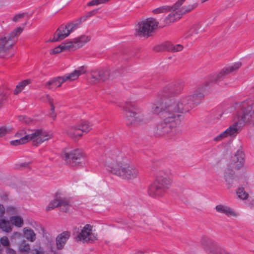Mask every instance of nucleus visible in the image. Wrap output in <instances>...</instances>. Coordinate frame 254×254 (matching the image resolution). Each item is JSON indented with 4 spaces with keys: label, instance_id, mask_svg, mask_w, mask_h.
I'll return each mask as SVG.
<instances>
[{
    "label": "nucleus",
    "instance_id": "49530a36",
    "mask_svg": "<svg viewBox=\"0 0 254 254\" xmlns=\"http://www.w3.org/2000/svg\"><path fill=\"white\" fill-rule=\"evenodd\" d=\"M8 132L7 129L5 127H0V137L4 136Z\"/></svg>",
    "mask_w": 254,
    "mask_h": 254
},
{
    "label": "nucleus",
    "instance_id": "ea45409f",
    "mask_svg": "<svg viewBox=\"0 0 254 254\" xmlns=\"http://www.w3.org/2000/svg\"><path fill=\"white\" fill-rule=\"evenodd\" d=\"M110 0H92L87 3L88 6L96 5L107 2Z\"/></svg>",
    "mask_w": 254,
    "mask_h": 254
},
{
    "label": "nucleus",
    "instance_id": "a18cd8bd",
    "mask_svg": "<svg viewBox=\"0 0 254 254\" xmlns=\"http://www.w3.org/2000/svg\"><path fill=\"white\" fill-rule=\"evenodd\" d=\"M5 38L0 39V53L4 50V45L5 44Z\"/></svg>",
    "mask_w": 254,
    "mask_h": 254
},
{
    "label": "nucleus",
    "instance_id": "603ef678",
    "mask_svg": "<svg viewBox=\"0 0 254 254\" xmlns=\"http://www.w3.org/2000/svg\"><path fill=\"white\" fill-rule=\"evenodd\" d=\"M195 31V29H191V30H190V31L189 32L186 33L184 35V38L185 39H187V38H188L190 37L192 35V33L193 32V31Z\"/></svg>",
    "mask_w": 254,
    "mask_h": 254
},
{
    "label": "nucleus",
    "instance_id": "ddd939ff",
    "mask_svg": "<svg viewBox=\"0 0 254 254\" xmlns=\"http://www.w3.org/2000/svg\"><path fill=\"white\" fill-rule=\"evenodd\" d=\"M62 156L66 163L72 167L83 166L85 164V158L79 149H75L69 152H64Z\"/></svg>",
    "mask_w": 254,
    "mask_h": 254
},
{
    "label": "nucleus",
    "instance_id": "aec40b11",
    "mask_svg": "<svg viewBox=\"0 0 254 254\" xmlns=\"http://www.w3.org/2000/svg\"><path fill=\"white\" fill-rule=\"evenodd\" d=\"M91 39V38L90 36L82 35L68 42V43H70L69 46L71 51H73L81 48L87 43L89 42Z\"/></svg>",
    "mask_w": 254,
    "mask_h": 254
},
{
    "label": "nucleus",
    "instance_id": "4be33fe9",
    "mask_svg": "<svg viewBox=\"0 0 254 254\" xmlns=\"http://www.w3.org/2000/svg\"><path fill=\"white\" fill-rule=\"evenodd\" d=\"M70 236V233L69 231H64L58 235L56 238L57 248L58 250H62L64 248L67 241Z\"/></svg>",
    "mask_w": 254,
    "mask_h": 254
},
{
    "label": "nucleus",
    "instance_id": "b1692460",
    "mask_svg": "<svg viewBox=\"0 0 254 254\" xmlns=\"http://www.w3.org/2000/svg\"><path fill=\"white\" fill-rule=\"evenodd\" d=\"M242 126H240L239 124V122L238 121L236 122L232 125L230 126L225 131H226L227 136H235L239 132L240 127Z\"/></svg>",
    "mask_w": 254,
    "mask_h": 254
},
{
    "label": "nucleus",
    "instance_id": "338daca9",
    "mask_svg": "<svg viewBox=\"0 0 254 254\" xmlns=\"http://www.w3.org/2000/svg\"><path fill=\"white\" fill-rule=\"evenodd\" d=\"M0 254H1V250L0 249Z\"/></svg>",
    "mask_w": 254,
    "mask_h": 254
},
{
    "label": "nucleus",
    "instance_id": "412c9836",
    "mask_svg": "<svg viewBox=\"0 0 254 254\" xmlns=\"http://www.w3.org/2000/svg\"><path fill=\"white\" fill-rule=\"evenodd\" d=\"M23 28L20 27L14 29L7 37H4L1 38H5V44L4 48L7 47V49L11 48L15 44V42L12 41L15 37L18 36L22 32Z\"/></svg>",
    "mask_w": 254,
    "mask_h": 254
},
{
    "label": "nucleus",
    "instance_id": "7c9ffc66",
    "mask_svg": "<svg viewBox=\"0 0 254 254\" xmlns=\"http://www.w3.org/2000/svg\"><path fill=\"white\" fill-rule=\"evenodd\" d=\"M182 17H177V18H175V17H163L162 18V21L160 20V23L159 22V24H160V27H164L167 24H169L171 22H174L179 20Z\"/></svg>",
    "mask_w": 254,
    "mask_h": 254
},
{
    "label": "nucleus",
    "instance_id": "052dcab7",
    "mask_svg": "<svg viewBox=\"0 0 254 254\" xmlns=\"http://www.w3.org/2000/svg\"><path fill=\"white\" fill-rule=\"evenodd\" d=\"M25 119V116H18L19 121L21 122L22 123H24Z\"/></svg>",
    "mask_w": 254,
    "mask_h": 254
},
{
    "label": "nucleus",
    "instance_id": "f03ea898",
    "mask_svg": "<svg viewBox=\"0 0 254 254\" xmlns=\"http://www.w3.org/2000/svg\"><path fill=\"white\" fill-rule=\"evenodd\" d=\"M152 111L154 114H160L163 118V121L174 129L180 122L181 115L173 106V99H156L152 105Z\"/></svg>",
    "mask_w": 254,
    "mask_h": 254
},
{
    "label": "nucleus",
    "instance_id": "f257e3e1",
    "mask_svg": "<svg viewBox=\"0 0 254 254\" xmlns=\"http://www.w3.org/2000/svg\"><path fill=\"white\" fill-rule=\"evenodd\" d=\"M103 159L108 170L112 174L127 180L138 176V170L117 149L107 150Z\"/></svg>",
    "mask_w": 254,
    "mask_h": 254
},
{
    "label": "nucleus",
    "instance_id": "6e6d98bb",
    "mask_svg": "<svg viewBox=\"0 0 254 254\" xmlns=\"http://www.w3.org/2000/svg\"><path fill=\"white\" fill-rule=\"evenodd\" d=\"M7 254H16V252L12 249L8 248L7 250Z\"/></svg>",
    "mask_w": 254,
    "mask_h": 254
},
{
    "label": "nucleus",
    "instance_id": "7ed1b4c3",
    "mask_svg": "<svg viewBox=\"0 0 254 254\" xmlns=\"http://www.w3.org/2000/svg\"><path fill=\"white\" fill-rule=\"evenodd\" d=\"M155 180L149 186L148 192L152 197L161 196L170 188L171 180L168 171L159 170L156 173Z\"/></svg>",
    "mask_w": 254,
    "mask_h": 254
},
{
    "label": "nucleus",
    "instance_id": "09e8293b",
    "mask_svg": "<svg viewBox=\"0 0 254 254\" xmlns=\"http://www.w3.org/2000/svg\"><path fill=\"white\" fill-rule=\"evenodd\" d=\"M101 13L100 11V9H99V8L95 9L90 11L89 12V16H92V15L99 14H101Z\"/></svg>",
    "mask_w": 254,
    "mask_h": 254
},
{
    "label": "nucleus",
    "instance_id": "58836bf2",
    "mask_svg": "<svg viewBox=\"0 0 254 254\" xmlns=\"http://www.w3.org/2000/svg\"><path fill=\"white\" fill-rule=\"evenodd\" d=\"M60 207H70L71 204L68 199L66 198H59Z\"/></svg>",
    "mask_w": 254,
    "mask_h": 254
},
{
    "label": "nucleus",
    "instance_id": "a211bd4d",
    "mask_svg": "<svg viewBox=\"0 0 254 254\" xmlns=\"http://www.w3.org/2000/svg\"><path fill=\"white\" fill-rule=\"evenodd\" d=\"M171 126L162 121L157 124L154 127L153 131L156 137H161L168 134L175 130Z\"/></svg>",
    "mask_w": 254,
    "mask_h": 254
},
{
    "label": "nucleus",
    "instance_id": "a878e982",
    "mask_svg": "<svg viewBox=\"0 0 254 254\" xmlns=\"http://www.w3.org/2000/svg\"><path fill=\"white\" fill-rule=\"evenodd\" d=\"M215 209L218 212L228 216H234L235 215V212L230 207L222 204L216 206Z\"/></svg>",
    "mask_w": 254,
    "mask_h": 254
},
{
    "label": "nucleus",
    "instance_id": "0eeeda50",
    "mask_svg": "<svg viewBox=\"0 0 254 254\" xmlns=\"http://www.w3.org/2000/svg\"><path fill=\"white\" fill-rule=\"evenodd\" d=\"M245 157V155L243 151L241 149H238L235 154L234 158L229 167L225 170L224 176L225 180L228 183V189L232 187L234 179L235 172L233 169L240 170L244 164Z\"/></svg>",
    "mask_w": 254,
    "mask_h": 254
},
{
    "label": "nucleus",
    "instance_id": "9d476101",
    "mask_svg": "<svg viewBox=\"0 0 254 254\" xmlns=\"http://www.w3.org/2000/svg\"><path fill=\"white\" fill-rule=\"evenodd\" d=\"M86 70L83 66H81L76 69H75L73 72L70 73L67 76H58L53 78L52 80L49 81L45 84V86L49 89H51V85L56 86L57 87H60L62 83H64L67 80H74L78 78V77L84 73Z\"/></svg>",
    "mask_w": 254,
    "mask_h": 254
},
{
    "label": "nucleus",
    "instance_id": "2f4dec72",
    "mask_svg": "<svg viewBox=\"0 0 254 254\" xmlns=\"http://www.w3.org/2000/svg\"><path fill=\"white\" fill-rule=\"evenodd\" d=\"M169 42L166 41L161 44L158 45L153 48V50L155 52H160L163 51L169 52Z\"/></svg>",
    "mask_w": 254,
    "mask_h": 254
},
{
    "label": "nucleus",
    "instance_id": "c9c22d12",
    "mask_svg": "<svg viewBox=\"0 0 254 254\" xmlns=\"http://www.w3.org/2000/svg\"><path fill=\"white\" fill-rule=\"evenodd\" d=\"M236 192L238 197L242 199H246L248 197L249 194L245 191L244 188L243 187L239 188Z\"/></svg>",
    "mask_w": 254,
    "mask_h": 254
},
{
    "label": "nucleus",
    "instance_id": "13d9d810",
    "mask_svg": "<svg viewBox=\"0 0 254 254\" xmlns=\"http://www.w3.org/2000/svg\"><path fill=\"white\" fill-rule=\"evenodd\" d=\"M32 254H44V253L43 251L35 249L33 251Z\"/></svg>",
    "mask_w": 254,
    "mask_h": 254
},
{
    "label": "nucleus",
    "instance_id": "5fc2aeb1",
    "mask_svg": "<svg viewBox=\"0 0 254 254\" xmlns=\"http://www.w3.org/2000/svg\"><path fill=\"white\" fill-rule=\"evenodd\" d=\"M32 122V120L30 118L25 116L24 123H25L26 124H29L30 123H31Z\"/></svg>",
    "mask_w": 254,
    "mask_h": 254
},
{
    "label": "nucleus",
    "instance_id": "423d86ee",
    "mask_svg": "<svg viewBox=\"0 0 254 254\" xmlns=\"http://www.w3.org/2000/svg\"><path fill=\"white\" fill-rule=\"evenodd\" d=\"M126 116V124L127 126L142 125L148 122L142 112L138 109L134 103L127 102L124 106Z\"/></svg>",
    "mask_w": 254,
    "mask_h": 254
},
{
    "label": "nucleus",
    "instance_id": "de8ad7c7",
    "mask_svg": "<svg viewBox=\"0 0 254 254\" xmlns=\"http://www.w3.org/2000/svg\"><path fill=\"white\" fill-rule=\"evenodd\" d=\"M25 134L26 132L24 130H21L15 133V136L21 138L26 135Z\"/></svg>",
    "mask_w": 254,
    "mask_h": 254
},
{
    "label": "nucleus",
    "instance_id": "4d7b16f0",
    "mask_svg": "<svg viewBox=\"0 0 254 254\" xmlns=\"http://www.w3.org/2000/svg\"><path fill=\"white\" fill-rule=\"evenodd\" d=\"M69 207H61V211H63L64 212H67L69 210Z\"/></svg>",
    "mask_w": 254,
    "mask_h": 254
},
{
    "label": "nucleus",
    "instance_id": "39448f33",
    "mask_svg": "<svg viewBox=\"0 0 254 254\" xmlns=\"http://www.w3.org/2000/svg\"><path fill=\"white\" fill-rule=\"evenodd\" d=\"M186 0H178L173 5H164L152 10L153 14H158L168 12H171L173 16L178 15L182 16L188 14L197 6V3L194 2L188 5L182 6Z\"/></svg>",
    "mask_w": 254,
    "mask_h": 254
},
{
    "label": "nucleus",
    "instance_id": "4468645a",
    "mask_svg": "<svg viewBox=\"0 0 254 254\" xmlns=\"http://www.w3.org/2000/svg\"><path fill=\"white\" fill-rule=\"evenodd\" d=\"M44 132L42 129H37L34 133L24 135L23 137H22L18 139L11 141L10 142V144L13 146H17L19 145L25 144L30 140L32 139L34 140L35 138L38 137L36 141L33 140L34 145L37 146L38 144L42 143L45 140L48 139V138L45 139H42L41 138L42 136L44 135Z\"/></svg>",
    "mask_w": 254,
    "mask_h": 254
},
{
    "label": "nucleus",
    "instance_id": "bb28decb",
    "mask_svg": "<svg viewBox=\"0 0 254 254\" xmlns=\"http://www.w3.org/2000/svg\"><path fill=\"white\" fill-rule=\"evenodd\" d=\"M87 17H80L76 20H73L67 24L68 27L70 28L71 31L78 28L83 22L87 19Z\"/></svg>",
    "mask_w": 254,
    "mask_h": 254
},
{
    "label": "nucleus",
    "instance_id": "79ce46f5",
    "mask_svg": "<svg viewBox=\"0 0 254 254\" xmlns=\"http://www.w3.org/2000/svg\"><path fill=\"white\" fill-rule=\"evenodd\" d=\"M55 106L54 105H52L51 107V111L48 114V116L52 119L53 120H55L57 117V114L55 112Z\"/></svg>",
    "mask_w": 254,
    "mask_h": 254
},
{
    "label": "nucleus",
    "instance_id": "5701e85b",
    "mask_svg": "<svg viewBox=\"0 0 254 254\" xmlns=\"http://www.w3.org/2000/svg\"><path fill=\"white\" fill-rule=\"evenodd\" d=\"M67 133L69 136L74 140L78 139L79 137L82 136L83 133L78 126L70 127L67 130Z\"/></svg>",
    "mask_w": 254,
    "mask_h": 254
},
{
    "label": "nucleus",
    "instance_id": "a19ab883",
    "mask_svg": "<svg viewBox=\"0 0 254 254\" xmlns=\"http://www.w3.org/2000/svg\"><path fill=\"white\" fill-rule=\"evenodd\" d=\"M8 93L6 91L3 90L0 93V108L2 107L3 102L7 99Z\"/></svg>",
    "mask_w": 254,
    "mask_h": 254
},
{
    "label": "nucleus",
    "instance_id": "774afa93",
    "mask_svg": "<svg viewBox=\"0 0 254 254\" xmlns=\"http://www.w3.org/2000/svg\"><path fill=\"white\" fill-rule=\"evenodd\" d=\"M41 229L43 231H44V229L43 228H41Z\"/></svg>",
    "mask_w": 254,
    "mask_h": 254
},
{
    "label": "nucleus",
    "instance_id": "0e129e2a",
    "mask_svg": "<svg viewBox=\"0 0 254 254\" xmlns=\"http://www.w3.org/2000/svg\"><path fill=\"white\" fill-rule=\"evenodd\" d=\"M14 16H24V13H22V14H16Z\"/></svg>",
    "mask_w": 254,
    "mask_h": 254
},
{
    "label": "nucleus",
    "instance_id": "8fccbe9b",
    "mask_svg": "<svg viewBox=\"0 0 254 254\" xmlns=\"http://www.w3.org/2000/svg\"><path fill=\"white\" fill-rule=\"evenodd\" d=\"M45 98H46V101L48 102L51 107L54 105V99H52L48 94L45 95Z\"/></svg>",
    "mask_w": 254,
    "mask_h": 254
},
{
    "label": "nucleus",
    "instance_id": "e433bc0d",
    "mask_svg": "<svg viewBox=\"0 0 254 254\" xmlns=\"http://www.w3.org/2000/svg\"><path fill=\"white\" fill-rule=\"evenodd\" d=\"M19 251L21 253H28L30 250V245L25 241L22 242L19 245Z\"/></svg>",
    "mask_w": 254,
    "mask_h": 254
},
{
    "label": "nucleus",
    "instance_id": "9b49d317",
    "mask_svg": "<svg viewBox=\"0 0 254 254\" xmlns=\"http://www.w3.org/2000/svg\"><path fill=\"white\" fill-rule=\"evenodd\" d=\"M183 88L184 84L181 82L172 83L159 93L157 99L162 100L165 99H174V96L180 93Z\"/></svg>",
    "mask_w": 254,
    "mask_h": 254
},
{
    "label": "nucleus",
    "instance_id": "69168bd1",
    "mask_svg": "<svg viewBox=\"0 0 254 254\" xmlns=\"http://www.w3.org/2000/svg\"><path fill=\"white\" fill-rule=\"evenodd\" d=\"M39 13H36V12H32L30 15L32 14H36V15H37Z\"/></svg>",
    "mask_w": 254,
    "mask_h": 254
},
{
    "label": "nucleus",
    "instance_id": "1a4fd4ad",
    "mask_svg": "<svg viewBox=\"0 0 254 254\" xmlns=\"http://www.w3.org/2000/svg\"><path fill=\"white\" fill-rule=\"evenodd\" d=\"M159 22L153 17H150L146 20L138 23L136 27L137 35L148 37L158 26Z\"/></svg>",
    "mask_w": 254,
    "mask_h": 254
},
{
    "label": "nucleus",
    "instance_id": "f3484780",
    "mask_svg": "<svg viewBox=\"0 0 254 254\" xmlns=\"http://www.w3.org/2000/svg\"><path fill=\"white\" fill-rule=\"evenodd\" d=\"M241 107V115L238 118L240 126H244L245 123L251 124V117L252 116V107L251 105H248L246 102H244L242 103Z\"/></svg>",
    "mask_w": 254,
    "mask_h": 254
},
{
    "label": "nucleus",
    "instance_id": "6ab92c4d",
    "mask_svg": "<svg viewBox=\"0 0 254 254\" xmlns=\"http://www.w3.org/2000/svg\"><path fill=\"white\" fill-rule=\"evenodd\" d=\"M69 29L67 24L61 25L55 32L53 38L48 40L47 42H54L63 40L67 37L71 32Z\"/></svg>",
    "mask_w": 254,
    "mask_h": 254
},
{
    "label": "nucleus",
    "instance_id": "4c0bfd02",
    "mask_svg": "<svg viewBox=\"0 0 254 254\" xmlns=\"http://www.w3.org/2000/svg\"><path fill=\"white\" fill-rule=\"evenodd\" d=\"M57 207H60L59 199H55L49 203L48 206L47 207L46 209L47 210L49 211Z\"/></svg>",
    "mask_w": 254,
    "mask_h": 254
},
{
    "label": "nucleus",
    "instance_id": "f8f14e48",
    "mask_svg": "<svg viewBox=\"0 0 254 254\" xmlns=\"http://www.w3.org/2000/svg\"><path fill=\"white\" fill-rule=\"evenodd\" d=\"M183 88L184 84L181 82L172 83L159 93L157 99L162 100L165 99H174V96L180 93Z\"/></svg>",
    "mask_w": 254,
    "mask_h": 254
},
{
    "label": "nucleus",
    "instance_id": "72a5a7b5",
    "mask_svg": "<svg viewBox=\"0 0 254 254\" xmlns=\"http://www.w3.org/2000/svg\"><path fill=\"white\" fill-rule=\"evenodd\" d=\"M78 127L82 131V133L83 132H87L92 129V125L88 122L84 121L80 124L77 125Z\"/></svg>",
    "mask_w": 254,
    "mask_h": 254
},
{
    "label": "nucleus",
    "instance_id": "473e14b6",
    "mask_svg": "<svg viewBox=\"0 0 254 254\" xmlns=\"http://www.w3.org/2000/svg\"><path fill=\"white\" fill-rule=\"evenodd\" d=\"M10 221L12 224L17 227H21L23 224V219L19 216L10 217Z\"/></svg>",
    "mask_w": 254,
    "mask_h": 254
},
{
    "label": "nucleus",
    "instance_id": "cd10ccee",
    "mask_svg": "<svg viewBox=\"0 0 254 254\" xmlns=\"http://www.w3.org/2000/svg\"><path fill=\"white\" fill-rule=\"evenodd\" d=\"M23 233L24 237L27 240L31 242H33L35 241L36 238V234L32 229L27 227L24 228L23 229Z\"/></svg>",
    "mask_w": 254,
    "mask_h": 254
},
{
    "label": "nucleus",
    "instance_id": "393cba45",
    "mask_svg": "<svg viewBox=\"0 0 254 254\" xmlns=\"http://www.w3.org/2000/svg\"><path fill=\"white\" fill-rule=\"evenodd\" d=\"M69 44L70 43H68V42L63 43L61 45L55 48L54 49L52 50L50 54L51 55H55L60 53L63 51H71Z\"/></svg>",
    "mask_w": 254,
    "mask_h": 254
},
{
    "label": "nucleus",
    "instance_id": "e2e57ef3",
    "mask_svg": "<svg viewBox=\"0 0 254 254\" xmlns=\"http://www.w3.org/2000/svg\"><path fill=\"white\" fill-rule=\"evenodd\" d=\"M22 17H13L12 20L14 22H18Z\"/></svg>",
    "mask_w": 254,
    "mask_h": 254
},
{
    "label": "nucleus",
    "instance_id": "680f3d73",
    "mask_svg": "<svg viewBox=\"0 0 254 254\" xmlns=\"http://www.w3.org/2000/svg\"><path fill=\"white\" fill-rule=\"evenodd\" d=\"M251 124L254 125V111L252 112Z\"/></svg>",
    "mask_w": 254,
    "mask_h": 254
},
{
    "label": "nucleus",
    "instance_id": "bf43d9fd",
    "mask_svg": "<svg viewBox=\"0 0 254 254\" xmlns=\"http://www.w3.org/2000/svg\"><path fill=\"white\" fill-rule=\"evenodd\" d=\"M15 210V208L13 207H8L7 208V212L8 213H11V212H14Z\"/></svg>",
    "mask_w": 254,
    "mask_h": 254
},
{
    "label": "nucleus",
    "instance_id": "6e6552de",
    "mask_svg": "<svg viewBox=\"0 0 254 254\" xmlns=\"http://www.w3.org/2000/svg\"><path fill=\"white\" fill-rule=\"evenodd\" d=\"M241 65L240 62L236 63L233 65L224 67L218 74L211 75L204 82L202 90L204 91L212 87L218 81L223 80L229 74L239 69Z\"/></svg>",
    "mask_w": 254,
    "mask_h": 254
},
{
    "label": "nucleus",
    "instance_id": "2eb2a0df",
    "mask_svg": "<svg viewBox=\"0 0 254 254\" xmlns=\"http://www.w3.org/2000/svg\"><path fill=\"white\" fill-rule=\"evenodd\" d=\"M122 72L116 70L110 75V71L108 69L92 70L91 74L93 80L91 82L92 84H96L100 81L104 82L108 79L110 76L114 79Z\"/></svg>",
    "mask_w": 254,
    "mask_h": 254
},
{
    "label": "nucleus",
    "instance_id": "f704fd0d",
    "mask_svg": "<svg viewBox=\"0 0 254 254\" xmlns=\"http://www.w3.org/2000/svg\"><path fill=\"white\" fill-rule=\"evenodd\" d=\"M183 45L181 44H177L176 45H174L173 44H172L171 42H169V52H177L181 51L183 49Z\"/></svg>",
    "mask_w": 254,
    "mask_h": 254
},
{
    "label": "nucleus",
    "instance_id": "c756f323",
    "mask_svg": "<svg viewBox=\"0 0 254 254\" xmlns=\"http://www.w3.org/2000/svg\"><path fill=\"white\" fill-rule=\"evenodd\" d=\"M30 83L31 80L30 79L24 80L19 82L16 86V88L14 91V94L15 95L18 94L24 89V88L26 85L30 84Z\"/></svg>",
    "mask_w": 254,
    "mask_h": 254
},
{
    "label": "nucleus",
    "instance_id": "dca6fc26",
    "mask_svg": "<svg viewBox=\"0 0 254 254\" xmlns=\"http://www.w3.org/2000/svg\"><path fill=\"white\" fill-rule=\"evenodd\" d=\"M92 226L86 224L82 229L81 232L75 237L76 241H82L83 243L94 242L97 240V237L92 233Z\"/></svg>",
    "mask_w": 254,
    "mask_h": 254
},
{
    "label": "nucleus",
    "instance_id": "20e7f679",
    "mask_svg": "<svg viewBox=\"0 0 254 254\" xmlns=\"http://www.w3.org/2000/svg\"><path fill=\"white\" fill-rule=\"evenodd\" d=\"M200 90L197 89L192 95L183 97L177 102L173 99V106L175 109L180 113H186L200 104L204 96Z\"/></svg>",
    "mask_w": 254,
    "mask_h": 254
},
{
    "label": "nucleus",
    "instance_id": "864d4df0",
    "mask_svg": "<svg viewBox=\"0 0 254 254\" xmlns=\"http://www.w3.org/2000/svg\"><path fill=\"white\" fill-rule=\"evenodd\" d=\"M5 209L3 206L1 204H0V217L2 216L3 214L4 213Z\"/></svg>",
    "mask_w": 254,
    "mask_h": 254
},
{
    "label": "nucleus",
    "instance_id": "c03bdc74",
    "mask_svg": "<svg viewBox=\"0 0 254 254\" xmlns=\"http://www.w3.org/2000/svg\"><path fill=\"white\" fill-rule=\"evenodd\" d=\"M228 136L227 135V133L225 131H223L221 133H220L219 135H217L214 138V140L215 141H218L221 140L222 139H223L224 137H226Z\"/></svg>",
    "mask_w": 254,
    "mask_h": 254
},
{
    "label": "nucleus",
    "instance_id": "c85d7f7f",
    "mask_svg": "<svg viewBox=\"0 0 254 254\" xmlns=\"http://www.w3.org/2000/svg\"><path fill=\"white\" fill-rule=\"evenodd\" d=\"M0 229L3 231L9 232L12 230V225L8 220H6L5 219H0Z\"/></svg>",
    "mask_w": 254,
    "mask_h": 254
},
{
    "label": "nucleus",
    "instance_id": "3c124183",
    "mask_svg": "<svg viewBox=\"0 0 254 254\" xmlns=\"http://www.w3.org/2000/svg\"><path fill=\"white\" fill-rule=\"evenodd\" d=\"M161 165V162L157 160L153 161L152 163V169L155 170L156 168H157L159 166H160Z\"/></svg>",
    "mask_w": 254,
    "mask_h": 254
},
{
    "label": "nucleus",
    "instance_id": "37998d69",
    "mask_svg": "<svg viewBox=\"0 0 254 254\" xmlns=\"http://www.w3.org/2000/svg\"><path fill=\"white\" fill-rule=\"evenodd\" d=\"M0 241L1 244L4 247L8 246L9 245V240L6 236H3L1 238Z\"/></svg>",
    "mask_w": 254,
    "mask_h": 254
}]
</instances>
